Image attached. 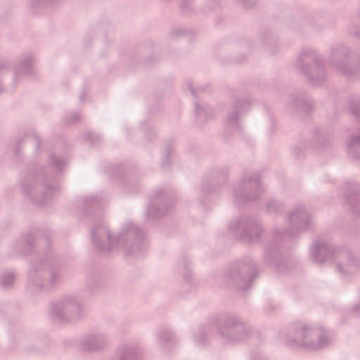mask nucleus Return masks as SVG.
<instances>
[{
	"instance_id": "25",
	"label": "nucleus",
	"mask_w": 360,
	"mask_h": 360,
	"mask_svg": "<svg viewBox=\"0 0 360 360\" xmlns=\"http://www.w3.org/2000/svg\"><path fill=\"white\" fill-rule=\"evenodd\" d=\"M51 162L53 164V165L58 169L62 168L63 165L65 164L63 160H60V158L54 155H52L51 157Z\"/></svg>"
},
{
	"instance_id": "23",
	"label": "nucleus",
	"mask_w": 360,
	"mask_h": 360,
	"mask_svg": "<svg viewBox=\"0 0 360 360\" xmlns=\"http://www.w3.org/2000/svg\"><path fill=\"white\" fill-rule=\"evenodd\" d=\"M172 335L168 332H161L158 334V340L160 345L169 341Z\"/></svg>"
},
{
	"instance_id": "19",
	"label": "nucleus",
	"mask_w": 360,
	"mask_h": 360,
	"mask_svg": "<svg viewBox=\"0 0 360 360\" xmlns=\"http://www.w3.org/2000/svg\"><path fill=\"white\" fill-rule=\"evenodd\" d=\"M347 147L349 153L354 155V150L360 148V134L351 136L347 141Z\"/></svg>"
},
{
	"instance_id": "33",
	"label": "nucleus",
	"mask_w": 360,
	"mask_h": 360,
	"mask_svg": "<svg viewBox=\"0 0 360 360\" xmlns=\"http://www.w3.org/2000/svg\"><path fill=\"white\" fill-rule=\"evenodd\" d=\"M356 158L360 159V155H356Z\"/></svg>"
},
{
	"instance_id": "14",
	"label": "nucleus",
	"mask_w": 360,
	"mask_h": 360,
	"mask_svg": "<svg viewBox=\"0 0 360 360\" xmlns=\"http://www.w3.org/2000/svg\"><path fill=\"white\" fill-rule=\"evenodd\" d=\"M250 103L246 100L236 99L229 110L225 120L224 127L229 131H238L240 129V116L248 110Z\"/></svg>"
},
{
	"instance_id": "30",
	"label": "nucleus",
	"mask_w": 360,
	"mask_h": 360,
	"mask_svg": "<svg viewBox=\"0 0 360 360\" xmlns=\"http://www.w3.org/2000/svg\"><path fill=\"white\" fill-rule=\"evenodd\" d=\"M348 202H349V204H351L352 206H354V205H355V204L352 202V200H349Z\"/></svg>"
},
{
	"instance_id": "1",
	"label": "nucleus",
	"mask_w": 360,
	"mask_h": 360,
	"mask_svg": "<svg viewBox=\"0 0 360 360\" xmlns=\"http://www.w3.org/2000/svg\"><path fill=\"white\" fill-rule=\"evenodd\" d=\"M143 238V232L131 221L126 222L116 236L112 235L104 224L92 231L93 243L97 250L102 252L122 250L125 254L136 257L141 256L146 251L147 245Z\"/></svg>"
},
{
	"instance_id": "18",
	"label": "nucleus",
	"mask_w": 360,
	"mask_h": 360,
	"mask_svg": "<svg viewBox=\"0 0 360 360\" xmlns=\"http://www.w3.org/2000/svg\"><path fill=\"white\" fill-rule=\"evenodd\" d=\"M15 274L13 271H4L0 274V286L6 289L13 286Z\"/></svg>"
},
{
	"instance_id": "7",
	"label": "nucleus",
	"mask_w": 360,
	"mask_h": 360,
	"mask_svg": "<svg viewBox=\"0 0 360 360\" xmlns=\"http://www.w3.org/2000/svg\"><path fill=\"white\" fill-rule=\"evenodd\" d=\"M352 53L341 44L333 46L330 51L328 63L335 70L346 76H351L356 71L352 65Z\"/></svg>"
},
{
	"instance_id": "16",
	"label": "nucleus",
	"mask_w": 360,
	"mask_h": 360,
	"mask_svg": "<svg viewBox=\"0 0 360 360\" xmlns=\"http://www.w3.org/2000/svg\"><path fill=\"white\" fill-rule=\"evenodd\" d=\"M340 259L337 262V269L342 276H347L354 274L359 269L357 261L350 253L343 251H338L336 258Z\"/></svg>"
},
{
	"instance_id": "31",
	"label": "nucleus",
	"mask_w": 360,
	"mask_h": 360,
	"mask_svg": "<svg viewBox=\"0 0 360 360\" xmlns=\"http://www.w3.org/2000/svg\"><path fill=\"white\" fill-rule=\"evenodd\" d=\"M89 200L91 201H94V200H96V198L94 197H91V198H89Z\"/></svg>"
},
{
	"instance_id": "12",
	"label": "nucleus",
	"mask_w": 360,
	"mask_h": 360,
	"mask_svg": "<svg viewBox=\"0 0 360 360\" xmlns=\"http://www.w3.org/2000/svg\"><path fill=\"white\" fill-rule=\"evenodd\" d=\"M338 252L329 240L319 238L312 244L310 256L315 262L323 263L335 259Z\"/></svg>"
},
{
	"instance_id": "20",
	"label": "nucleus",
	"mask_w": 360,
	"mask_h": 360,
	"mask_svg": "<svg viewBox=\"0 0 360 360\" xmlns=\"http://www.w3.org/2000/svg\"><path fill=\"white\" fill-rule=\"evenodd\" d=\"M178 270L180 274H181L182 276L185 281L189 283L192 280V272L190 269L189 265H184L182 264H179Z\"/></svg>"
},
{
	"instance_id": "24",
	"label": "nucleus",
	"mask_w": 360,
	"mask_h": 360,
	"mask_svg": "<svg viewBox=\"0 0 360 360\" xmlns=\"http://www.w3.org/2000/svg\"><path fill=\"white\" fill-rule=\"evenodd\" d=\"M238 4L245 8H250L255 6L259 0H236Z\"/></svg>"
},
{
	"instance_id": "15",
	"label": "nucleus",
	"mask_w": 360,
	"mask_h": 360,
	"mask_svg": "<svg viewBox=\"0 0 360 360\" xmlns=\"http://www.w3.org/2000/svg\"><path fill=\"white\" fill-rule=\"evenodd\" d=\"M109 342V337L106 333L101 330L92 331L83 338L81 346L86 351H99L106 347Z\"/></svg>"
},
{
	"instance_id": "5",
	"label": "nucleus",
	"mask_w": 360,
	"mask_h": 360,
	"mask_svg": "<svg viewBox=\"0 0 360 360\" xmlns=\"http://www.w3.org/2000/svg\"><path fill=\"white\" fill-rule=\"evenodd\" d=\"M296 67L314 86L321 85L326 79L323 58L311 48H304L297 55Z\"/></svg>"
},
{
	"instance_id": "21",
	"label": "nucleus",
	"mask_w": 360,
	"mask_h": 360,
	"mask_svg": "<svg viewBox=\"0 0 360 360\" xmlns=\"http://www.w3.org/2000/svg\"><path fill=\"white\" fill-rule=\"evenodd\" d=\"M283 210V205L274 200L269 201L266 204V211L270 213H278Z\"/></svg>"
},
{
	"instance_id": "6",
	"label": "nucleus",
	"mask_w": 360,
	"mask_h": 360,
	"mask_svg": "<svg viewBox=\"0 0 360 360\" xmlns=\"http://www.w3.org/2000/svg\"><path fill=\"white\" fill-rule=\"evenodd\" d=\"M51 314L56 321L72 322L84 316V308L79 298L75 295H68L53 306Z\"/></svg>"
},
{
	"instance_id": "4",
	"label": "nucleus",
	"mask_w": 360,
	"mask_h": 360,
	"mask_svg": "<svg viewBox=\"0 0 360 360\" xmlns=\"http://www.w3.org/2000/svg\"><path fill=\"white\" fill-rule=\"evenodd\" d=\"M333 338L325 329L309 324L299 323L291 339L286 340L290 347H302L307 350H316L332 345Z\"/></svg>"
},
{
	"instance_id": "2",
	"label": "nucleus",
	"mask_w": 360,
	"mask_h": 360,
	"mask_svg": "<svg viewBox=\"0 0 360 360\" xmlns=\"http://www.w3.org/2000/svg\"><path fill=\"white\" fill-rule=\"evenodd\" d=\"M215 330L219 331L223 340L227 343L244 341L249 337L250 332L249 326L237 316L225 318L221 326H219L217 319H214L195 331V343L200 346L205 345Z\"/></svg>"
},
{
	"instance_id": "17",
	"label": "nucleus",
	"mask_w": 360,
	"mask_h": 360,
	"mask_svg": "<svg viewBox=\"0 0 360 360\" xmlns=\"http://www.w3.org/2000/svg\"><path fill=\"white\" fill-rule=\"evenodd\" d=\"M34 56L32 53H25L17 61L14 70V77L27 76L33 72Z\"/></svg>"
},
{
	"instance_id": "22",
	"label": "nucleus",
	"mask_w": 360,
	"mask_h": 360,
	"mask_svg": "<svg viewBox=\"0 0 360 360\" xmlns=\"http://www.w3.org/2000/svg\"><path fill=\"white\" fill-rule=\"evenodd\" d=\"M195 114L198 118H203L207 113V106L195 104Z\"/></svg>"
},
{
	"instance_id": "28",
	"label": "nucleus",
	"mask_w": 360,
	"mask_h": 360,
	"mask_svg": "<svg viewBox=\"0 0 360 360\" xmlns=\"http://www.w3.org/2000/svg\"><path fill=\"white\" fill-rule=\"evenodd\" d=\"M165 213L164 211L160 210L159 209L158 210H154V213H151L153 215L160 216Z\"/></svg>"
},
{
	"instance_id": "10",
	"label": "nucleus",
	"mask_w": 360,
	"mask_h": 360,
	"mask_svg": "<svg viewBox=\"0 0 360 360\" xmlns=\"http://www.w3.org/2000/svg\"><path fill=\"white\" fill-rule=\"evenodd\" d=\"M61 275L58 269L50 267L47 271L38 274L32 272L29 276L28 286L32 291L48 289L58 283Z\"/></svg>"
},
{
	"instance_id": "32",
	"label": "nucleus",
	"mask_w": 360,
	"mask_h": 360,
	"mask_svg": "<svg viewBox=\"0 0 360 360\" xmlns=\"http://www.w3.org/2000/svg\"><path fill=\"white\" fill-rule=\"evenodd\" d=\"M355 198H356V200L360 199V195H355Z\"/></svg>"
},
{
	"instance_id": "13",
	"label": "nucleus",
	"mask_w": 360,
	"mask_h": 360,
	"mask_svg": "<svg viewBox=\"0 0 360 360\" xmlns=\"http://www.w3.org/2000/svg\"><path fill=\"white\" fill-rule=\"evenodd\" d=\"M262 186L258 179L248 176L243 178L239 184L236 186L234 192V196L237 201L243 202L245 200H255L257 195H251L250 192H261Z\"/></svg>"
},
{
	"instance_id": "27",
	"label": "nucleus",
	"mask_w": 360,
	"mask_h": 360,
	"mask_svg": "<svg viewBox=\"0 0 360 360\" xmlns=\"http://www.w3.org/2000/svg\"><path fill=\"white\" fill-rule=\"evenodd\" d=\"M352 113L356 116V117H360V103H357L355 106L352 107Z\"/></svg>"
},
{
	"instance_id": "29",
	"label": "nucleus",
	"mask_w": 360,
	"mask_h": 360,
	"mask_svg": "<svg viewBox=\"0 0 360 360\" xmlns=\"http://www.w3.org/2000/svg\"><path fill=\"white\" fill-rule=\"evenodd\" d=\"M188 88L189 89V90L191 91V94L195 96V92H194V89H193V86L191 84H188Z\"/></svg>"
},
{
	"instance_id": "11",
	"label": "nucleus",
	"mask_w": 360,
	"mask_h": 360,
	"mask_svg": "<svg viewBox=\"0 0 360 360\" xmlns=\"http://www.w3.org/2000/svg\"><path fill=\"white\" fill-rule=\"evenodd\" d=\"M22 188V192L27 195H32V192H41V196L35 200L39 204H44L57 190V186L51 185L50 182L44 181L39 184L38 180L34 179L31 176H26L23 180Z\"/></svg>"
},
{
	"instance_id": "3",
	"label": "nucleus",
	"mask_w": 360,
	"mask_h": 360,
	"mask_svg": "<svg viewBox=\"0 0 360 360\" xmlns=\"http://www.w3.org/2000/svg\"><path fill=\"white\" fill-rule=\"evenodd\" d=\"M310 220L311 216L303 206L297 207L290 212L287 219L289 230L284 233L276 231L274 234L275 243H271L264 250V259L269 265L278 266L279 264L281 250L276 240L279 238L285 239L295 236L301 230L307 228Z\"/></svg>"
},
{
	"instance_id": "26",
	"label": "nucleus",
	"mask_w": 360,
	"mask_h": 360,
	"mask_svg": "<svg viewBox=\"0 0 360 360\" xmlns=\"http://www.w3.org/2000/svg\"><path fill=\"white\" fill-rule=\"evenodd\" d=\"M349 32L351 34H353L360 38V27L356 25H352L349 28Z\"/></svg>"
},
{
	"instance_id": "9",
	"label": "nucleus",
	"mask_w": 360,
	"mask_h": 360,
	"mask_svg": "<svg viewBox=\"0 0 360 360\" xmlns=\"http://www.w3.org/2000/svg\"><path fill=\"white\" fill-rule=\"evenodd\" d=\"M255 266L250 262L241 264L231 269L227 274L226 280L239 290H247L255 276Z\"/></svg>"
},
{
	"instance_id": "8",
	"label": "nucleus",
	"mask_w": 360,
	"mask_h": 360,
	"mask_svg": "<svg viewBox=\"0 0 360 360\" xmlns=\"http://www.w3.org/2000/svg\"><path fill=\"white\" fill-rule=\"evenodd\" d=\"M229 229L241 240L248 243L257 241L263 233L261 223L253 219H240L235 220L230 223Z\"/></svg>"
}]
</instances>
